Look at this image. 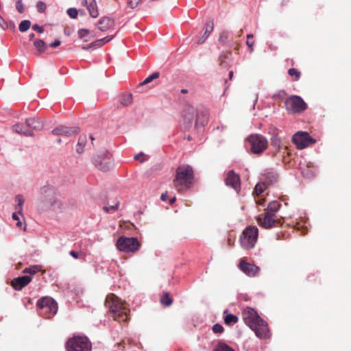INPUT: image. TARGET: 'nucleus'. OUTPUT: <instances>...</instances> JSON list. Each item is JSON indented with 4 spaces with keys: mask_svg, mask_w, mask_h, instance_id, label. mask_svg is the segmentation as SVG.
Instances as JSON below:
<instances>
[{
    "mask_svg": "<svg viewBox=\"0 0 351 351\" xmlns=\"http://www.w3.org/2000/svg\"><path fill=\"white\" fill-rule=\"evenodd\" d=\"M125 340H123L121 343H119V345H123V347H125Z\"/></svg>",
    "mask_w": 351,
    "mask_h": 351,
    "instance_id": "nucleus-64",
    "label": "nucleus"
},
{
    "mask_svg": "<svg viewBox=\"0 0 351 351\" xmlns=\"http://www.w3.org/2000/svg\"><path fill=\"white\" fill-rule=\"evenodd\" d=\"M286 110L293 114L301 113L307 108V104L302 97L292 95L285 101Z\"/></svg>",
    "mask_w": 351,
    "mask_h": 351,
    "instance_id": "nucleus-7",
    "label": "nucleus"
},
{
    "mask_svg": "<svg viewBox=\"0 0 351 351\" xmlns=\"http://www.w3.org/2000/svg\"><path fill=\"white\" fill-rule=\"evenodd\" d=\"M45 192L47 193V197L53 196V191L51 190L47 191Z\"/></svg>",
    "mask_w": 351,
    "mask_h": 351,
    "instance_id": "nucleus-57",
    "label": "nucleus"
},
{
    "mask_svg": "<svg viewBox=\"0 0 351 351\" xmlns=\"http://www.w3.org/2000/svg\"><path fill=\"white\" fill-rule=\"evenodd\" d=\"M253 38V35L252 34H247V42H246V44L250 48V51H253V45H254V42H251V38Z\"/></svg>",
    "mask_w": 351,
    "mask_h": 351,
    "instance_id": "nucleus-45",
    "label": "nucleus"
},
{
    "mask_svg": "<svg viewBox=\"0 0 351 351\" xmlns=\"http://www.w3.org/2000/svg\"><path fill=\"white\" fill-rule=\"evenodd\" d=\"M89 33L88 29H81L78 31V36L80 38H84Z\"/></svg>",
    "mask_w": 351,
    "mask_h": 351,
    "instance_id": "nucleus-47",
    "label": "nucleus"
},
{
    "mask_svg": "<svg viewBox=\"0 0 351 351\" xmlns=\"http://www.w3.org/2000/svg\"><path fill=\"white\" fill-rule=\"evenodd\" d=\"M31 25L32 23L30 21L23 20L20 23L19 29L21 32H25L30 28Z\"/></svg>",
    "mask_w": 351,
    "mask_h": 351,
    "instance_id": "nucleus-32",
    "label": "nucleus"
},
{
    "mask_svg": "<svg viewBox=\"0 0 351 351\" xmlns=\"http://www.w3.org/2000/svg\"><path fill=\"white\" fill-rule=\"evenodd\" d=\"M34 37H35V34H33V33H32V34H30L29 35V40H32V39H34Z\"/></svg>",
    "mask_w": 351,
    "mask_h": 351,
    "instance_id": "nucleus-58",
    "label": "nucleus"
},
{
    "mask_svg": "<svg viewBox=\"0 0 351 351\" xmlns=\"http://www.w3.org/2000/svg\"><path fill=\"white\" fill-rule=\"evenodd\" d=\"M39 269L38 266H33L32 267L25 268L23 270V273L30 274H34L38 271Z\"/></svg>",
    "mask_w": 351,
    "mask_h": 351,
    "instance_id": "nucleus-42",
    "label": "nucleus"
},
{
    "mask_svg": "<svg viewBox=\"0 0 351 351\" xmlns=\"http://www.w3.org/2000/svg\"><path fill=\"white\" fill-rule=\"evenodd\" d=\"M95 166L101 171H107L110 169L111 167V154L108 152L97 155L95 159Z\"/></svg>",
    "mask_w": 351,
    "mask_h": 351,
    "instance_id": "nucleus-11",
    "label": "nucleus"
},
{
    "mask_svg": "<svg viewBox=\"0 0 351 351\" xmlns=\"http://www.w3.org/2000/svg\"><path fill=\"white\" fill-rule=\"evenodd\" d=\"M229 37V33L227 31H223L221 33L219 38V41L221 43H225Z\"/></svg>",
    "mask_w": 351,
    "mask_h": 351,
    "instance_id": "nucleus-41",
    "label": "nucleus"
},
{
    "mask_svg": "<svg viewBox=\"0 0 351 351\" xmlns=\"http://www.w3.org/2000/svg\"><path fill=\"white\" fill-rule=\"evenodd\" d=\"M141 0H128V6L131 9H134L141 3Z\"/></svg>",
    "mask_w": 351,
    "mask_h": 351,
    "instance_id": "nucleus-44",
    "label": "nucleus"
},
{
    "mask_svg": "<svg viewBox=\"0 0 351 351\" xmlns=\"http://www.w3.org/2000/svg\"><path fill=\"white\" fill-rule=\"evenodd\" d=\"M180 92L182 94H186L188 93V90L186 89H182Z\"/></svg>",
    "mask_w": 351,
    "mask_h": 351,
    "instance_id": "nucleus-63",
    "label": "nucleus"
},
{
    "mask_svg": "<svg viewBox=\"0 0 351 351\" xmlns=\"http://www.w3.org/2000/svg\"><path fill=\"white\" fill-rule=\"evenodd\" d=\"M233 71H230L229 73V79L230 80H232V77H233Z\"/></svg>",
    "mask_w": 351,
    "mask_h": 351,
    "instance_id": "nucleus-60",
    "label": "nucleus"
},
{
    "mask_svg": "<svg viewBox=\"0 0 351 351\" xmlns=\"http://www.w3.org/2000/svg\"><path fill=\"white\" fill-rule=\"evenodd\" d=\"M280 206L281 204L278 202L272 201L268 204L265 212H272L276 214V213L279 210Z\"/></svg>",
    "mask_w": 351,
    "mask_h": 351,
    "instance_id": "nucleus-26",
    "label": "nucleus"
},
{
    "mask_svg": "<svg viewBox=\"0 0 351 351\" xmlns=\"http://www.w3.org/2000/svg\"><path fill=\"white\" fill-rule=\"evenodd\" d=\"M132 97L131 94H127L123 95L121 99V104L123 106H127L130 105L132 103Z\"/></svg>",
    "mask_w": 351,
    "mask_h": 351,
    "instance_id": "nucleus-35",
    "label": "nucleus"
},
{
    "mask_svg": "<svg viewBox=\"0 0 351 351\" xmlns=\"http://www.w3.org/2000/svg\"><path fill=\"white\" fill-rule=\"evenodd\" d=\"M251 145V150L254 154H261L268 146V142L265 137L261 134H252L247 138Z\"/></svg>",
    "mask_w": 351,
    "mask_h": 351,
    "instance_id": "nucleus-9",
    "label": "nucleus"
},
{
    "mask_svg": "<svg viewBox=\"0 0 351 351\" xmlns=\"http://www.w3.org/2000/svg\"><path fill=\"white\" fill-rule=\"evenodd\" d=\"M168 198V195H167V193H162L161 195V197H160V199L162 200V201H166Z\"/></svg>",
    "mask_w": 351,
    "mask_h": 351,
    "instance_id": "nucleus-55",
    "label": "nucleus"
},
{
    "mask_svg": "<svg viewBox=\"0 0 351 351\" xmlns=\"http://www.w3.org/2000/svg\"><path fill=\"white\" fill-rule=\"evenodd\" d=\"M184 112L186 113L184 117L188 119L189 122H191L195 113V108L191 105H187L185 107Z\"/></svg>",
    "mask_w": 351,
    "mask_h": 351,
    "instance_id": "nucleus-25",
    "label": "nucleus"
},
{
    "mask_svg": "<svg viewBox=\"0 0 351 351\" xmlns=\"http://www.w3.org/2000/svg\"><path fill=\"white\" fill-rule=\"evenodd\" d=\"M116 245L119 251L135 253L138 250L141 243L136 238L121 236L118 239Z\"/></svg>",
    "mask_w": 351,
    "mask_h": 351,
    "instance_id": "nucleus-6",
    "label": "nucleus"
},
{
    "mask_svg": "<svg viewBox=\"0 0 351 351\" xmlns=\"http://www.w3.org/2000/svg\"><path fill=\"white\" fill-rule=\"evenodd\" d=\"M61 44V41L58 39L56 40L54 42H52L49 44V47L51 48H56L60 46Z\"/></svg>",
    "mask_w": 351,
    "mask_h": 351,
    "instance_id": "nucleus-51",
    "label": "nucleus"
},
{
    "mask_svg": "<svg viewBox=\"0 0 351 351\" xmlns=\"http://www.w3.org/2000/svg\"><path fill=\"white\" fill-rule=\"evenodd\" d=\"M112 39V36H106L105 38L97 40L95 42H93L91 44H90L88 46L84 47L82 48L84 49H90L91 47H101L102 45H104V44L108 43Z\"/></svg>",
    "mask_w": 351,
    "mask_h": 351,
    "instance_id": "nucleus-23",
    "label": "nucleus"
},
{
    "mask_svg": "<svg viewBox=\"0 0 351 351\" xmlns=\"http://www.w3.org/2000/svg\"><path fill=\"white\" fill-rule=\"evenodd\" d=\"M160 303L165 306H169L172 304V299L171 298L169 294L166 292L164 293L163 295L161 296L160 299Z\"/></svg>",
    "mask_w": 351,
    "mask_h": 351,
    "instance_id": "nucleus-30",
    "label": "nucleus"
},
{
    "mask_svg": "<svg viewBox=\"0 0 351 351\" xmlns=\"http://www.w3.org/2000/svg\"><path fill=\"white\" fill-rule=\"evenodd\" d=\"M16 226H17L18 227H21V226H22V222H21V221H20L19 220V221H17V223H16Z\"/></svg>",
    "mask_w": 351,
    "mask_h": 351,
    "instance_id": "nucleus-62",
    "label": "nucleus"
},
{
    "mask_svg": "<svg viewBox=\"0 0 351 351\" xmlns=\"http://www.w3.org/2000/svg\"><path fill=\"white\" fill-rule=\"evenodd\" d=\"M37 8L40 12H44V3L42 1H38L37 3Z\"/></svg>",
    "mask_w": 351,
    "mask_h": 351,
    "instance_id": "nucleus-52",
    "label": "nucleus"
},
{
    "mask_svg": "<svg viewBox=\"0 0 351 351\" xmlns=\"http://www.w3.org/2000/svg\"><path fill=\"white\" fill-rule=\"evenodd\" d=\"M78 128L75 127L69 128L64 125H60L53 130L52 133L56 135H62L65 136H70L73 134H77Z\"/></svg>",
    "mask_w": 351,
    "mask_h": 351,
    "instance_id": "nucleus-16",
    "label": "nucleus"
},
{
    "mask_svg": "<svg viewBox=\"0 0 351 351\" xmlns=\"http://www.w3.org/2000/svg\"><path fill=\"white\" fill-rule=\"evenodd\" d=\"M212 330L215 333H222L224 330L223 327L219 324L213 325Z\"/></svg>",
    "mask_w": 351,
    "mask_h": 351,
    "instance_id": "nucleus-43",
    "label": "nucleus"
},
{
    "mask_svg": "<svg viewBox=\"0 0 351 351\" xmlns=\"http://www.w3.org/2000/svg\"><path fill=\"white\" fill-rule=\"evenodd\" d=\"M119 203H116V204H114V205H112V206H104L103 209L106 213L114 212V211H116L119 208Z\"/></svg>",
    "mask_w": 351,
    "mask_h": 351,
    "instance_id": "nucleus-40",
    "label": "nucleus"
},
{
    "mask_svg": "<svg viewBox=\"0 0 351 351\" xmlns=\"http://www.w3.org/2000/svg\"><path fill=\"white\" fill-rule=\"evenodd\" d=\"M58 302L52 298L45 296V318L51 319L58 312Z\"/></svg>",
    "mask_w": 351,
    "mask_h": 351,
    "instance_id": "nucleus-12",
    "label": "nucleus"
},
{
    "mask_svg": "<svg viewBox=\"0 0 351 351\" xmlns=\"http://www.w3.org/2000/svg\"><path fill=\"white\" fill-rule=\"evenodd\" d=\"M19 213H14L12 214V219L15 221H19Z\"/></svg>",
    "mask_w": 351,
    "mask_h": 351,
    "instance_id": "nucleus-54",
    "label": "nucleus"
},
{
    "mask_svg": "<svg viewBox=\"0 0 351 351\" xmlns=\"http://www.w3.org/2000/svg\"><path fill=\"white\" fill-rule=\"evenodd\" d=\"M239 269L248 276H255L259 271V267L254 264L245 262L241 259L239 263Z\"/></svg>",
    "mask_w": 351,
    "mask_h": 351,
    "instance_id": "nucleus-14",
    "label": "nucleus"
},
{
    "mask_svg": "<svg viewBox=\"0 0 351 351\" xmlns=\"http://www.w3.org/2000/svg\"><path fill=\"white\" fill-rule=\"evenodd\" d=\"M213 28H214V24L212 21L207 22L206 23L205 32H204V35L202 36V37L200 38L199 39V40L197 41L198 45L202 44L203 43L205 42L206 39L208 37L210 34L213 31Z\"/></svg>",
    "mask_w": 351,
    "mask_h": 351,
    "instance_id": "nucleus-21",
    "label": "nucleus"
},
{
    "mask_svg": "<svg viewBox=\"0 0 351 351\" xmlns=\"http://www.w3.org/2000/svg\"><path fill=\"white\" fill-rule=\"evenodd\" d=\"M86 143V135L80 136L78 140L77 146H83L84 147Z\"/></svg>",
    "mask_w": 351,
    "mask_h": 351,
    "instance_id": "nucleus-46",
    "label": "nucleus"
},
{
    "mask_svg": "<svg viewBox=\"0 0 351 351\" xmlns=\"http://www.w3.org/2000/svg\"><path fill=\"white\" fill-rule=\"evenodd\" d=\"M66 348L67 351H91L92 346L86 337L75 336L66 341Z\"/></svg>",
    "mask_w": 351,
    "mask_h": 351,
    "instance_id": "nucleus-5",
    "label": "nucleus"
},
{
    "mask_svg": "<svg viewBox=\"0 0 351 351\" xmlns=\"http://www.w3.org/2000/svg\"><path fill=\"white\" fill-rule=\"evenodd\" d=\"M227 186H231L237 192H239L241 188L240 177L233 170L229 171L225 179Z\"/></svg>",
    "mask_w": 351,
    "mask_h": 351,
    "instance_id": "nucleus-13",
    "label": "nucleus"
},
{
    "mask_svg": "<svg viewBox=\"0 0 351 351\" xmlns=\"http://www.w3.org/2000/svg\"><path fill=\"white\" fill-rule=\"evenodd\" d=\"M15 200L17 202V205L16 206V210L19 213V215H22L23 212V206L25 202V199L21 195H17L15 197Z\"/></svg>",
    "mask_w": 351,
    "mask_h": 351,
    "instance_id": "nucleus-28",
    "label": "nucleus"
},
{
    "mask_svg": "<svg viewBox=\"0 0 351 351\" xmlns=\"http://www.w3.org/2000/svg\"><path fill=\"white\" fill-rule=\"evenodd\" d=\"M288 74L293 77V80L298 81L301 75V73L295 68H291L288 70Z\"/></svg>",
    "mask_w": 351,
    "mask_h": 351,
    "instance_id": "nucleus-34",
    "label": "nucleus"
},
{
    "mask_svg": "<svg viewBox=\"0 0 351 351\" xmlns=\"http://www.w3.org/2000/svg\"><path fill=\"white\" fill-rule=\"evenodd\" d=\"M83 147H84L83 146H80V147L77 146V149H76L77 152L78 153H80H80H82V152H83Z\"/></svg>",
    "mask_w": 351,
    "mask_h": 351,
    "instance_id": "nucleus-56",
    "label": "nucleus"
},
{
    "mask_svg": "<svg viewBox=\"0 0 351 351\" xmlns=\"http://www.w3.org/2000/svg\"><path fill=\"white\" fill-rule=\"evenodd\" d=\"M82 4L86 7L91 17L95 19L99 16L98 6L95 0H84Z\"/></svg>",
    "mask_w": 351,
    "mask_h": 351,
    "instance_id": "nucleus-17",
    "label": "nucleus"
},
{
    "mask_svg": "<svg viewBox=\"0 0 351 351\" xmlns=\"http://www.w3.org/2000/svg\"><path fill=\"white\" fill-rule=\"evenodd\" d=\"M263 176L265 182L268 185L276 183L278 178V174L274 171H267Z\"/></svg>",
    "mask_w": 351,
    "mask_h": 351,
    "instance_id": "nucleus-22",
    "label": "nucleus"
},
{
    "mask_svg": "<svg viewBox=\"0 0 351 351\" xmlns=\"http://www.w3.org/2000/svg\"><path fill=\"white\" fill-rule=\"evenodd\" d=\"M159 77V73L158 72H156V73H152L151 75H149V77H147L142 83H141V85H145V84H149V82H151L152 80H155V79H157Z\"/></svg>",
    "mask_w": 351,
    "mask_h": 351,
    "instance_id": "nucleus-36",
    "label": "nucleus"
},
{
    "mask_svg": "<svg viewBox=\"0 0 351 351\" xmlns=\"http://www.w3.org/2000/svg\"><path fill=\"white\" fill-rule=\"evenodd\" d=\"M69 254L71 256H72L75 258H78V252H77L70 251Z\"/></svg>",
    "mask_w": 351,
    "mask_h": 351,
    "instance_id": "nucleus-53",
    "label": "nucleus"
},
{
    "mask_svg": "<svg viewBox=\"0 0 351 351\" xmlns=\"http://www.w3.org/2000/svg\"><path fill=\"white\" fill-rule=\"evenodd\" d=\"M256 220L259 226L265 229L278 227L282 224L281 219L278 218L276 215L272 212H265L259 215Z\"/></svg>",
    "mask_w": 351,
    "mask_h": 351,
    "instance_id": "nucleus-8",
    "label": "nucleus"
},
{
    "mask_svg": "<svg viewBox=\"0 0 351 351\" xmlns=\"http://www.w3.org/2000/svg\"><path fill=\"white\" fill-rule=\"evenodd\" d=\"M213 351H234L233 348L223 342H219Z\"/></svg>",
    "mask_w": 351,
    "mask_h": 351,
    "instance_id": "nucleus-33",
    "label": "nucleus"
},
{
    "mask_svg": "<svg viewBox=\"0 0 351 351\" xmlns=\"http://www.w3.org/2000/svg\"><path fill=\"white\" fill-rule=\"evenodd\" d=\"M176 199V197H173V198H171V199H170L169 203H170L171 204H172L173 203H174V202H175Z\"/></svg>",
    "mask_w": 351,
    "mask_h": 351,
    "instance_id": "nucleus-59",
    "label": "nucleus"
},
{
    "mask_svg": "<svg viewBox=\"0 0 351 351\" xmlns=\"http://www.w3.org/2000/svg\"><path fill=\"white\" fill-rule=\"evenodd\" d=\"M34 47L36 49V55H41L44 52V40L41 39H36L34 43Z\"/></svg>",
    "mask_w": 351,
    "mask_h": 351,
    "instance_id": "nucleus-24",
    "label": "nucleus"
},
{
    "mask_svg": "<svg viewBox=\"0 0 351 351\" xmlns=\"http://www.w3.org/2000/svg\"><path fill=\"white\" fill-rule=\"evenodd\" d=\"M281 140L278 136H274L271 138V144L274 147L279 149L280 147Z\"/></svg>",
    "mask_w": 351,
    "mask_h": 351,
    "instance_id": "nucleus-37",
    "label": "nucleus"
},
{
    "mask_svg": "<svg viewBox=\"0 0 351 351\" xmlns=\"http://www.w3.org/2000/svg\"><path fill=\"white\" fill-rule=\"evenodd\" d=\"M32 280L29 276H23L14 278L11 281L12 287L16 291H20L27 286Z\"/></svg>",
    "mask_w": 351,
    "mask_h": 351,
    "instance_id": "nucleus-15",
    "label": "nucleus"
},
{
    "mask_svg": "<svg viewBox=\"0 0 351 351\" xmlns=\"http://www.w3.org/2000/svg\"><path fill=\"white\" fill-rule=\"evenodd\" d=\"M263 202H264V199H259V200H258V201H257V203H258V204H263Z\"/></svg>",
    "mask_w": 351,
    "mask_h": 351,
    "instance_id": "nucleus-61",
    "label": "nucleus"
},
{
    "mask_svg": "<svg viewBox=\"0 0 351 351\" xmlns=\"http://www.w3.org/2000/svg\"><path fill=\"white\" fill-rule=\"evenodd\" d=\"M238 317L233 314H228L224 317V322L227 325H232L234 324H236L238 322Z\"/></svg>",
    "mask_w": 351,
    "mask_h": 351,
    "instance_id": "nucleus-31",
    "label": "nucleus"
},
{
    "mask_svg": "<svg viewBox=\"0 0 351 351\" xmlns=\"http://www.w3.org/2000/svg\"><path fill=\"white\" fill-rule=\"evenodd\" d=\"M16 9L21 14H23L25 12V5L23 3L22 0H17L16 1Z\"/></svg>",
    "mask_w": 351,
    "mask_h": 351,
    "instance_id": "nucleus-38",
    "label": "nucleus"
},
{
    "mask_svg": "<svg viewBox=\"0 0 351 351\" xmlns=\"http://www.w3.org/2000/svg\"><path fill=\"white\" fill-rule=\"evenodd\" d=\"M293 143L298 149H302L315 143V140L310 136L306 132H298L292 137Z\"/></svg>",
    "mask_w": 351,
    "mask_h": 351,
    "instance_id": "nucleus-10",
    "label": "nucleus"
},
{
    "mask_svg": "<svg viewBox=\"0 0 351 351\" xmlns=\"http://www.w3.org/2000/svg\"><path fill=\"white\" fill-rule=\"evenodd\" d=\"M0 27L2 29H15V25L11 21H5L1 16H0Z\"/></svg>",
    "mask_w": 351,
    "mask_h": 351,
    "instance_id": "nucleus-27",
    "label": "nucleus"
},
{
    "mask_svg": "<svg viewBox=\"0 0 351 351\" xmlns=\"http://www.w3.org/2000/svg\"><path fill=\"white\" fill-rule=\"evenodd\" d=\"M36 306L39 309H43L44 308V297L40 298L36 304Z\"/></svg>",
    "mask_w": 351,
    "mask_h": 351,
    "instance_id": "nucleus-50",
    "label": "nucleus"
},
{
    "mask_svg": "<svg viewBox=\"0 0 351 351\" xmlns=\"http://www.w3.org/2000/svg\"><path fill=\"white\" fill-rule=\"evenodd\" d=\"M245 324L248 326L260 339H267L270 337L267 323L263 320L252 308H245L242 313Z\"/></svg>",
    "mask_w": 351,
    "mask_h": 351,
    "instance_id": "nucleus-1",
    "label": "nucleus"
},
{
    "mask_svg": "<svg viewBox=\"0 0 351 351\" xmlns=\"http://www.w3.org/2000/svg\"><path fill=\"white\" fill-rule=\"evenodd\" d=\"M32 29L37 32L39 34H42L44 32V28L42 26L38 25V24H34L32 26Z\"/></svg>",
    "mask_w": 351,
    "mask_h": 351,
    "instance_id": "nucleus-49",
    "label": "nucleus"
},
{
    "mask_svg": "<svg viewBox=\"0 0 351 351\" xmlns=\"http://www.w3.org/2000/svg\"><path fill=\"white\" fill-rule=\"evenodd\" d=\"M193 180L194 171L191 166L182 165L176 169L173 185L178 192L182 191L184 189H189Z\"/></svg>",
    "mask_w": 351,
    "mask_h": 351,
    "instance_id": "nucleus-3",
    "label": "nucleus"
},
{
    "mask_svg": "<svg viewBox=\"0 0 351 351\" xmlns=\"http://www.w3.org/2000/svg\"><path fill=\"white\" fill-rule=\"evenodd\" d=\"M12 129L16 133L21 134L27 136L33 135V130H30L29 128L26 125V121L23 123L14 125Z\"/></svg>",
    "mask_w": 351,
    "mask_h": 351,
    "instance_id": "nucleus-20",
    "label": "nucleus"
},
{
    "mask_svg": "<svg viewBox=\"0 0 351 351\" xmlns=\"http://www.w3.org/2000/svg\"><path fill=\"white\" fill-rule=\"evenodd\" d=\"M114 25V21L108 16H104L97 23L98 29L101 32H106Z\"/></svg>",
    "mask_w": 351,
    "mask_h": 351,
    "instance_id": "nucleus-19",
    "label": "nucleus"
},
{
    "mask_svg": "<svg viewBox=\"0 0 351 351\" xmlns=\"http://www.w3.org/2000/svg\"><path fill=\"white\" fill-rule=\"evenodd\" d=\"M267 184L264 182L256 184L254 188V193L257 196H261L262 193L266 190Z\"/></svg>",
    "mask_w": 351,
    "mask_h": 351,
    "instance_id": "nucleus-29",
    "label": "nucleus"
},
{
    "mask_svg": "<svg viewBox=\"0 0 351 351\" xmlns=\"http://www.w3.org/2000/svg\"><path fill=\"white\" fill-rule=\"evenodd\" d=\"M26 125L33 130L34 134V132L42 130L44 123L40 118H29L26 120Z\"/></svg>",
    "mask_w": 351,
    "mask_h": 351,
    "instance_id": "nucleus-18",
    "label": "nucleus"
},
{
    "mask_svg": "<svg viewBox=\"0 0 351 351\" xmlns=\"http://www.w3.org/2000/svg\"><path fill=\"white\" fill-rule=\"evenodd\" d=\"M105 306L109 309L111 317L119 322H128L130 319V309L127 304L123 303L114 294H108L106 298Z\"/></svg>",
    "mask_w": 351,
    "mask_h": 351,
    "instance_id": "nucleus-2",
    "label": "nucleus"
},
{
    "mask_svg": "<svg viewBox=\"0 0 351 351\" xmlns=\"http://www.w3.org/2000/svg\"><path fill=\"white\" fill-rule=\"evenodd\" d=\"M146 157L147 156L143 153H140L134 156V159L136 160H140L141 162H143L147 159Z\"/></svg>",
    "mask_w": 351,
    "mask_h": 351,
    "instance_id": "nucleus-48",
    "label": "nucleus"
},
{
    "mask_svg": "<svg viewBox=\"0 0 351 351\" xmlns=\"http://www.w3.org/2000/svg\"><path fill=\"white\" fill-rule=\"evenodd\" d=\"M66 13L71 19H76L78 15V10L75 8H71L67 10Z\"/></svg>",
    "mask_w": 351,
    "mask_h": 351,
    "instance_id": "nucleus-39",
    "label": "nucleus"
},
{
    "mask_svg": "<svg viewBox=\"0 0 351 351\" xmlns=\"http://www.w3.org/2000/svg\"><path fill=\"white\" fill-rule=\"evenodd\" d=\"M258 236V229L255 226H249L242 232L239 243L242 248L250 250L254 247Z\"/></svg>",
    "mask_w": 351,
    "mask_h": 351,
    "instance_id": "nucleus-4",
    "label": "nucleus"
}]
</instances>
